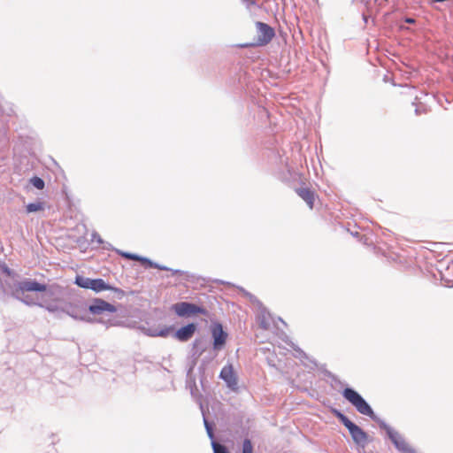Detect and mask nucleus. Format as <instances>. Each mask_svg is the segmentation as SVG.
I'll list each match as a JSON object with an SVG mask.
<instances>
[{
  "label": "nucleus",
  "instance_id": "f257e3e1",
  "mask_svg": "<svg viewBox=\"0 0 453 453\" xmlns=\"http://www.w3.org/2000/svg\"><path fill=\"white\" fill-rule=\"evenodd\" d=\"M334 413L338 418V419L348 428L354 442L358 446L365 448L368 442L367 434L339 411L334 410Z\"/></svg>",
  "mask_w": 453,
  "mask_h": 453
},
{
  "label": "nucleus",
  "instance_id": "f03ea898",
  "mask_svg": "<svg viewBox=\"0 0 453 453\" xmlns=\"http://www.w3.org/2000/svg\"><path fill=\"white\" fill-rule=\"evenodd\" d=\"M343 397L349 401L356 409L357 411L369 417H372L373 415V411L370 405L365 402V400L354 389L350 388H346L342 391Z\"/></svg>",
  "mask_w": 453,
  "mask_h": 453
},
{
  "label": "nucleus",
  "instance_id": "7ed1b4c3",
  "mask_svg": "<svg viewBox=\"0 0 453 453\" xmlns=\"http://www.w3.org/2000/svg\"><path fill=\"white\" fill-rule=\"evenodd\" d=\"M256 27L257 31V38L256 42L251 45L265 46L268 44L275 35L274 29L264 22L257 21L256 23Z\"/></svg>",
  "mask_w": 453,
  "mask_h": 453
},
{
  "label": "nucleus",
  "instance_id": "20e7f679",
  "mask_svg": "<svg viewBox=\"0 0 453 453\" xmlns=\"http://www.w3.org/2000/svg\"><path fill=\"white\" fill-rule=\"evenodd\" d=\"M172 310L180 317L195 314H206V310L194 303L180 302L173 304Z\"/></svg>",
  "mask_w": 453,
  "mask_h": 453
},
{
  "label": "nucleus",
  "instance_id": "39448f33",
  "mask_svg": "<svg viewBox=\"0 0 453 453\" xmlns=\"http://www.w3.org/2000/svg\"><path fill=\"white\" fill-rule=\"evenodd\" d=\"M93 314H103L104 312L113 313L117 311L115 306L102 299H96L88 308Z\"/></svg>",
  "mask_w": 453,
  "mask_h": 453
},
{
  "label": "nucleus",
  "instance_id": "423d86ee",
  "mask_svg": "<svg viewBox=\"0 0 453 453\" xmlns=\"http://www.w3.org/2000/svg\"><path fill=\"white\" fill-rule=\"evenodd\" d=\"M211 334L214 349H220L225 345L227 337V334L223 330L221 324H214L212 326Z\"/></svg>",
  "mask_w": 453,
  "mask_h": 453
},
{
  "label": "nucleus",
  "instance_id": "0eeeda50",
  "mask_svg": "<svg viewBox=\"0 0 453 453\" xmlns=\"http://www.w3.org/2000/svg\"><path fill=\"white\" fill-rule=\"evenodd\" d=\"M18 291H20L22 293L25 292H45L47 290V286L44 284H41L35 280H26L23 281H20L18 284Z\"/></svg>",
  "mask_w": 453,
  "mask_h": 453
},
{
  "label": "nucleus",
  "instance_id": "6e6552de",
  "mask_svg": "<svg viewBox=\"0 0 453 453\" xmlns=\"http://www.w3.org/2000/svg\"><path fill=\"white\" fill-rule=\"evenodd\" d=\"M196 331V325L194 323L188 324L178 329L173 337L180 342H187L190 340Z\"/></svg>",
  "mask_w": 453,
  "mask_h": 453
},
{
  "label": "nucleus",
  "instance_id": "1a4fd4ad",
  "mask_svg": "<svg viewBox=\"0 0 453 453\" xmlns=\"http://www.w3.org/2000/svg\"><path fill=\"white\" fill-rule=\"evenodd\" d=\"M220 378L223 379L227 386L233 389L237 387V378L234 372L232 365H226L220 372Z\"/></svg>",
  "mask_w": 453,
  "mask_h": 453
},
{
  "label": "nucleus",
  "instance_id": "9d476101",
  "mask_svg": "<svg viewBox=\"0 0 453 453\" xmlns=\"http://www.w3.org/2000/svg\"><path fill=\"white\" fill-rule=\"evenodd\" d=\"M388 436L395 447L405 453H411V449L405 440L397 433L392 430L388 431Z\"/></svg>",
  "mask_w": 453,
  "mask_h": 453
},
{
  "label": "nucleus",
  "instance_id": "9b49d317",
  "mask_svg": "<svg viewBox=\"0 0 453 453\" xmlns=\"http://www.w3.org/2000/svg\"><path fill=\"white\" fill-rule=\"evenodd\" d=\"M296 194L307 203L310 209H313L316 194L309 188H299L296 189Z\"/></svg>",
  "mask_w": 453,
  "mask_h": 453
},
{
  "label": "nucleus",
  "instance_id": "f8f14e48",
  "mask_svg": "<svg viewBox=\"0 0 453 453\" xmlns=\"http://www.w3.org/2000/svg\"><path fill=\"white\" fill-rule=\"evenodd\" d=\"M119 254L122 257H125L127 259H130V260L140 262L146 268H159V269H162L161 267H159L158 265L154 264L150 259H148L146 257H140V256H138L136 254H132V253H128V252H125V251H119Z\"/></svg>",
  "mask_w": 453,
  "mask_h": 453
},
{
  "label": "nucleus",
  "instance_id": "ddd939ff",
  "mask_svg": "<svg viewBox=\"0 0 453 453\" xmlns=\"http://www.w3.org/2000/svg\"><path fill=\"white\" fill-rule=\"evenodd\" d=\"M89 289L100 292L110 289V287L102 279H91Z\"/></svg>",
  "mask_w": 453,
  "mask_h": 453
},
{
  "label": "nucleus",
  "instance_id": "4468645a",
  "mask_svg": "<svg viewBox=\"0 0 453 453\" xmlns=\"http://www.w3.org/2000/svg\"><path fill=\"white\" fill-rule=\"evenodd\" d=\"M441 276L448 284H453V263L449 264L444 271H441Z\"/></svg>",
  "mask_w": 453,
  "mask_h": 453
},
{
  "label": "nucleus",
  "instance_id": "2eb2a0df",
  "mask_svg": "<svg viewBox=\"0 0 453 453\" xmlns=\"http://www.w3.org/2000/svg\"><path fill=\"white\" fill-rule=\"evenodd\" d=\"M27 213L42 211L44 210V203L42 202H36L28 203L26 206Z\"/></svg>",
  "mask_w": 453,
  "mask_h": 453
},
{
  "label": "nucleus",
  "instance_id": "dca6fc26",
  "mask_svg": "<svg viewBox=\"0 0 453 453\" xmlns=\"http://www.w3.org/2000/svg\"><path fill=\"white\" fill-rule=\"evenodd\" d=\"M90 280H91V279H89V278H85V277H82V276H77L76 279H75V283L79 287H81V288H89V287H90Z\"/></svg>",
  "mask_w": 453,
  "mask_h": 453
},
{
  "label": "nucleus",
  "instance_id": "f3484780",
  "mask_svg": "<svg viewBox=\"0 0 453 453\" xmlns=\"http://www.w3.org/2000/svg\"><path fill=\"white\" fill-rule=\"evenodd\" d=\"M31 183L38 189H42L44 188V181L40 177H33L31 179Z\"/></svg>",
  "mask_w": 453,
  "mask_h": 453
},
{
  "label": "nucleus",
  "instance_id": "a211bd4d",
  "mask_svg": "<svg viewBox=\"0 0 453 453\" xmlns=\"http://www.w3.org/2000/svg\"><path fill=\"white\" fill-rule=\"evenodd\" d=\"M253 447L251 441L248 439L244 440L242 445V453H252Z\"/></svg>",
  "mask_w": 453,
  "mask_h": 453
},
{
  "label": "nucleus",
  "instance_id": "6ab92c4d",
  "mask_svg": "<svg viewBox=\"0 0 453 453\" xmlns=\"http://www.w3.org/2000/svg\"><path fill=\"white\" fill-rule=\"evenodd\" d=\"M212 447L214 453H227L226 447L218 442H213Z\"/></svg>",
  "mask_w": 453,
  "mask_h": 453
},
{
  "label": "nucleus",
  "instance_id": "aec40b11",
  "mask_svg": "<svg viewBox=\"0 0 453 453\" xmlns=\"http://www.w3.org/2000/svg\"><path fill=\"white\" fill-rule=\"evenodd\" d=\"M173 328L172 326L165 327L161 329L158 333L156 334L157 336L160 337H167L171 332H173Z\"/></svg>",
  "mask_w": 453,
  "mask_h": 453
},
{
  "label": "nucleus",
  "instance_id": "412c9836",
  "mask_svg": "<svg viewBox=\"0 0 453 453\" xmlns=\"http://www.w3.org/2000/svg\"><path fill=\"white\" fill-rule=\"evenodd\" d=\"M405 21L407 23H414L415 22V20L413 19H411V18L406 19Z\"/></svg>",
  "mask_w": 453,
  "mask_h": 453
}]
</instances>
